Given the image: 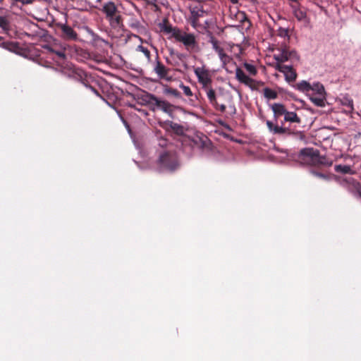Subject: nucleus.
Returning <instances> with one entry per match:
<instances>
[{"label": "nucleus", "instance_id": "7", "mask_svg": "<svg viewBox=\"0 0 361 361\" xmlns=\"http://www.w3.org/2000/svg\"><path fill=\"white\" fill-rule=\"evenodd\" d=\"M190 16L188 21L190 25L195 30H206L209 25V22L205 21L204 25L200 23V19L203 18L206 14V11L203 10L202 7L195 6L190 9Z\"/></svg>", "mask_w": 361, "mask_h": 361}, {"label": "nucleus", "instance_id": "40", "mask_svg": "<svg viewBox=\"0 0 361 361\" xmlns=\"http://www.w3.org/2000/svg\"><path fill=\"white\" fill-rule=\"evenodd\" d=\"M233 4H237L238 3V0H229Z\"/></svg>", "mask_w": 361, "mask_h": 361}, {"label": "nucleus", "instance_id": "26", "mask_svg": "<svg viewBox=\"0 0 361 361\" xmlns=\"http://www.w3.org/2000/svg\"><path fill=\"white\" fill-rule=\"evenodd\" d=\"M310 91L313 92L312 94H325L324 85L320 82H315L312 85Z\"/></svg>", "mask_w": 361, "mask_h": 361}, {"label": "nucleus", "instance_id": "28", "mask_svg": "<svg viewBox=\"0 0 361 361\" xmlns=\"http://www.w3.org/2000/svg\"><path fill=\"white\" fill-rule=\"evenodd\" d=\"M136 51L142 52L146 57L148 62L151 61V53L150 51L147 47H145L142 45H139L136 48Z\"/></svg>", "mask_w": 361, "mask_h": 361}, {"label": "nucleus", "instance_id": "36", "mask_svg": "<svg viewBox=\"0 0 361 361\" xmlns=\"http://www.w3.org/2000/svg\"><path fill=\"white\" fill-rule=\"evenodd\" d=\"M48 49L50 52L55 53L59 58L63 59L65 58V54L63 51H54L52 48L48 47Z\"/></svg>", "mask_w": 361, "mask_h": 361}, {"label": "nucleus", "instance_id": "12", "mask_svg": "<svg viewBox=\"0 0 361 361\" xmlns=\"http://www.w3.org/2000/svg\"><path fill=\"white\" fill-rule=\"evenodd\" d=\"M54 26L60 30L59 36L66 41H77L78 39V33L66 23H54Z\"/></svg>", "mask_w": 361, "mask_h": 361}, {"label": "nucleus", "instance_id": "30", "mask_svg": "<svg viewBox=\"0 0 361 361\" xmlns=\"http://www.w3.org/2000/svg\"><path fill=\"white\" fill-rule=\"evenodd\" d=\"M264 85V82L262 81H257L254 80V82L251 84L248 85L247 87L251 88L252 90H258L259 88Z\"/></svg>", "mask_w": 361, "mask_h": 361}, {"label": "nucleus", "instance_id": "29", "mask_svg": "<svg viewBox=\"0 0 361 361\" xmlns=\"http://www.w3.org/2000/svg\"><path fill=\"white\" fill-rule=\"evenodd\" d=\"M244 68L251 75H256L257 73V70L254 65H252L248 63H245L243 64Z\"/></svg>", "mask_w": 361, "mask_h": 361}, {"label": "nucleus", "instance_id": "6", "mask_svg": "<svg viewBox=\"0 0 361 361\" xmlns=\"http://www.w3.org/2000/svg\"><path fill=\"white\" fill-rule=\"evenodd\" d=\"M63 73L69 78L80 82L85 87L89 88L92 92H94L97 96L102 97L99 92L94 87L86 83L87 75L85 72L83 71L82 69L76 67H73L64 70Z\"/></svg>", "mask_w": 361, "mask_h": 361}, {"label": "nucleus", "instance_id": "8", "mask_svg": "<svg viewBox=\"0 0 361 361\" xmlns=\"http://www.w3.org/2000/svg\"><path fill=\"white\" fill-rule=\"evenodd\" d=\"M144 101L147 102L153 110L158 109L166 113H170L172 111L173 106L171 104L165 100L158 98L154 94H146L145 96Z\"/></svg>", "mask_w": 361, "mask_h": 361}, {"label": "nucleus", "instance_id": "2", "mask_svg": "<svg viewBox=\"0 0 361 361\" xmlns=\"http://www.w3.org/2000/svg\"><path fill=\"white\" fill-rule=\"evenodd\" d=\"M301 123V118L294 111L287 110L283 121L281 125L275 124L271 121H267L266 124L269 130L274 135H291L295 134V130L290 126L291 123Z\"/></svg>", "mask_w": 361, "mask_h": 361}, {"label": "nucleus", "instance_id": "17", "mask_svg": "<svg viewBox=\"0 0 361 361\" xmlns=\"http://www.w3.org/2000/svg\"><path fill=\"white\" fill-rule=\"evenodd\" d=\"M170 68L165 66L159 60V57H157V60L154 66V71L158 75L160 79L166 80H171V76L169 75Z\"/></svg>", "mask_w": 361, "mask_h": 361}, {"label": "nucleus", "instance_id": "10", "mask_svg": "<svg viewBox=\"0 0 361 361\" xmlns=\"http://www.w3.org/2000/svg\"><path fill=\"white\" fill-rule=\"evenodd\" d=\"M208 35L209 37V42L212 44V49L218 54L223 66L231 63L233 59L225 52L224 49L221 46V42L209 31H208Z\"/></svg>", "mask_w": 361, "mask_h": 361}, {"label": "nucleus", "instance_id": "39", "mask_svg": "<svg viewBox=\"0 0 361 361\" xmlns=\"http://www.w3.org/2000/svg\"><path fill=\"white\" fill-rule=\"evenodd\" d=\"M159 145L160 146H161V147H165L167 145V140L166 139H164V138H161V139L159 140Z\"/></svg>", "mask_w": 361, "mask_h": 361}, {"label": "nucleus", "instance_id": "22", "mask_svg": "<svg viewBox=\"0 0 361 361\" xmlns=\"http://www.w3.org/2000/svg\"><path fill=\"white\" fill-rule=\"evenodd\" d=\"M166 126L167 128L171 129L173 133L178 135L184 133L183 126L177 123L169 121L166 122Z\"/></svg>", "mask_w": 361, "mask_h": 361}, {"label": "nucleus", "instance_id": "5", "mask_svg": "<svg viewBox=\"0 0 361 361\" xmlns=\"http://www.w3.org/2000/svg\"><path fill=\"white\" fill-rule=\"evenodd\" d=\"M158 164L160 170L173 172L178 166V161L175 153L164 152L159 155Z\"/></svg>", "mask_w": 361, "mask_h": 361}, {"label": "nucleus", "instance_id": "35", "mask_svg": "<svg viewBox=\"0 0 361 361\" xmlns=\"http://www.w3.org/2000/svg\"><path fill=\"white\" fill-rule=\"evenodd\" d=\"M228 114L231 116H233V115H235L236 114V109L234 105H228Z\"/></svg>", "mask_w": 361, "mask_h": 361}, {"label": "nucleus", "instance_id": "3", "mask_svg": "<svg viewBox=\"0 0 361 361\" xmlns=\"http://www.w3.org/2000/svg\"><path fill=\"white\" fill-rule=\"evenodd\" d=\"M298 159L301 161L314 166L329 167L333 164L331 159L325 155H321L318 149L310 147L302 149L298 154Z\"/></svg>", "mask_w": 361, "mask_h": 361}, {"label": "nucleus", "instance_id": "19", "mask_svg": "<svg viewBox=\"0 0 361 361\" xmlns=\"http://www.w3.org/2000/svg\"><path fill=\"white\" fill-rule=\"evenodd\" d=\"M271 108L274 113V118L276 121H277L280 116H284L287 111L285 105L281 103H274L271 105Z\"/></svg>", "mask_w": 361, "mask_h": 361}, {"label": "nucleus", "instance_id": "24", "mask_svg": "<svg viewBox=\"0 0 361 361\" xmlns=\"http://www.w3.org/2000/svg\"><path fill=\"white\" fill-rule=\"evenodd\" d=\"M294 87L303 93H308L312 88V85L306 80H302L298 82Z\"/></svg>", "mask_w": 361, "mask_h": 361}, {"label": "nucleus", "instance_id": "18", "mask_svg": "<svg viewBox=\"0 0 361 361\" xmlns=\"http://www.w3.org/2000/svg\"><path fill=\"white\" fill-rule=\"evenodd\" d=\"M171 59L166 58V63L169 65H171L174 67L179 66L178 60L181 61L185 57L184 55L181 53L175 52V51L171 49L169 51Z\"/></svg>", "mask_w": 361, "mask_h": 361}, {"label": "nucleus", "instance_id": "11", "mask_svg": "<svg viewBox=\"0 0 361 361\" xmlns=\"http://www.w3.org/2000/svg\"><path fill=\"white\" fill-rule=\"evenodd\" d=\"M277 50L279 53L274 55V59L277 61L276 63L282 64L289 60H299V56L296 51L290 49L286 45L281 46Z\"/></svg>", "mask_w": 361, "mask_h": 361}, {"label": "nucleus", "instance_id": "33", "mask_svg": "<svg viewBox=\"0 0 361 361\" xmlns=\"http://www.w3.org/2000/svg\"><path fill=\"white\" fill-rule=\"evenodd\" d=\"M0 27L4 30H8L9 24L6 18L0 16Z\"/></svg>", "mask_w": 361, "mask_h": 361}, {"label": "nucleus", "instance_id": "9", "mask_svg": "<svg viewBox=\"0 0 361 361\" xmlns=\"http://www.w3.org/2000/svg\"><path fill=\"white\" fill-rule=\"evenodd\" d=\"M339 184L357 198H361V183L353 177L339 179Z\"/></svg>", "mask_w": 361, "mask_h": 361}, {"label": "nucleus", "instance_id": "37", "mask_svg": "<svg viewBox=\"0 0 361 361\" xmlns=\"http://www.w3.org/2000/svg\"><path fill=\"white\" fill-rule=\"evenodd\" d=\"M311 173H312L314 176H317V177H319V178H324V179H325V178H327V176H326L325 174H324V173H320V172H318V171H314V170H312V171H311Z\"/></svg>", "mask_w": 361, "mask_h": 361}, {"label": "nucleus", "instance_id": "27", "mask_svg": "<svg viewBox=\"0 0 361 361\" xmlns=\"http://www.w3.org/2000/svg\"><path fill=\"white\" fill-rule=\"evenodd\" d=\"M263 92L264 97L268 99H275L278 97L277 92L269 87H265Z\"/></svg>", "mask_w": 361, "mask_h": 361}, {"label": "nucleus", "instance_id": "4", "mask_svg": "<svg viewBox=\"0 0 361 361\" xmlns=\"http://www.w3.org/2000/svg\"><path fill=\"white\" fill-rule=\"evenodd\" d=\"M102 11L105 14L106 19L109 22L112 27L118 28L122 25V18L114 2L109 1L104 4Z\"/></svg>", "mask_w": 361, "mask_h": 361}, {"label": "nucleus", "instance_id": "25", "mask_svg": "<svg viewBox=\"0 0 361 361\" xmlns=\"http://www.w3.org/2000/svg\"><path fill=\"white\" fill-rule=\"evenodd\" d=\"M334 170L337 173H341L343 174H355V171L352 169L351 166L348 165H336L334 166Z\"/></svg>", "mask_w": 361, "mask_h": 361}, {"label": "nucleus", "instance_id": "23", "mask_svg": "<svg viewBox=\"0 0 361 361\" xmlns=\"http://www.w3.org/2000/svg\"><path fill=\"white\" fill-rule=\"evenodd\" d=\"M310 99L317 106H324L326 100L325 94H312Z\"/></svg>", "mask_w": 361, "mask_h": 361}, {"label": "nucleus", "instance_id": "32", "mask_svg": "<svg viewBox=\"0 0 361 361\" xmlns=\"http://www.w3.org/2000/svg\"><path fill=\"white\" fill-rule=\"evenodd\" d=\"M180 87L183 90L184 94L186 96H188V97L192 96V94H193L189 86H186V85H183V83H181L180 85Z\"/></svg>", "mask_w": 361, "mask_h": 361}, {"label": "nucleus", "instance_id": "34", "mask_svg": "<svg viewBox=\"0 0 361 361\" xmlns=\"http://www.w3.org/2000/svg\"><path fill=\"white\" fill-rule=\"evenodd\" d=\"M277 34L281 37H286L288 36V30L283 27H279L277 30Z\"/></svg>", "mask_w": 361, "mask_h": 361}, {"label": "nucleus", "instance_id": "21", "mask_svg": "<svg viewBox=\"0 0 361 361\" xmlns=\"http://www.w3.org/2000/svg\"><path fill=\"white\" fill-rule=\"evenodd\" d=\"M293 15L299 21H304L307 19V13L304 8L299 6L291 5Z\"/></svg>", "mask_w": 361, "mask_h": 361}, {"label": "nucleus", "instance_id": "41", "mask_svg": "<svg viewBox=\"0 0 361 361\" xmlns=\"http://www.w3.org/2000/svg\"><path fill=\"white\" fill-rule=\"evenodd\" d=\"M4 0H0V5L3 4Z\"/></svg>", "mask_w": 361, "mask_h": 361}, {"label": "nucleus", "instance_id": "38", "mask_svg": "<svg viewBox=\"0 0 361 361\" xmlns=\"http://www.w3.org/2000/svg\"><path fill=\"white\" fill-rule=\"evenodd\" d=\"M35 0H18V2L21 3L23 5L32 4Z\"/></svg>", "mask_w": 361, "mask_h": 361}, {"label": "nucleus", "instance_id": "20", "mask_svg": "<svg viewBox=\"0 0 361 361\" xmlns=\"http://www.w3.org/2000/svg\"><path fill=\"white\" fill-rule=\"evenodd\" d=\"M235 78L240 82L246 86L254 82V79L247 76L240 68L235 69Z\"/></svg>", "mask_w": 361, "mask_h": 361}, {"label": "nucleus", "instance_id": "15", "mask_svg": "<svg viewBox=\"0 0 361 361\" xmlns=\"http://www.w3.org/2000/svg\"><path fill=\"white\" fill-rule=\"evenodd\" d=\"M206 94L209 103L216 110L221 113L226 111V106L224 104H219L217 102L216 94L212 87H207L203 90Z\"/></svg>", "mask_w": 361, "mask_h": 361}, {"label": "nucleus", "instance_id": "1", "mask_svg": "<svg viewBox=\"0 0 361 361\" xmlns=\"http://www.w3.org/2000/svg\"><path fill=\"white\" fill-rule=\"evenodd\" d=\"M159 27L164 33L171 35L169 39L174 38L176 42L182 43L188 51H195L198 47L197 37L194 33L172 26L168 20H164Z\"/></svg>", "mask_w": 361, "mask_h": 361}, {"label": "nucleus", "instance_id": "14", "mask_svg": "<svg viewBox=\"0 0 361 361\" xmlns=\"http://www.w3.org/2000/svg\"><path fill=\"white\" fill-rule=\"evenodd\" d=\"M189 144L193 149H198L202 151L210 150L212 145L211 141L205 135L195 136L191 140H190Z\"/></svg>", "mask_w": 361, "mask_h": 361}, {"label": "nucleus", "instance_id": "31", "mask_svg": "<svg viewBox=\"0 0 361 361\" xmlns=\"http://www.w3.org/2000/svg\"><path fill=\"white\" fill-rule=\"evenodd\" d=\"M166 92L176 98H181V93L176 89L169 87L166 89Z\"/></svg>", "mask_w": 361, "mask_h": 361}, {"label": "nucleus", "instance_id": "42", "mask_svg": "<svg viewBox=\"0 0 361 361\" xmlns=\"http://www.w3.org/2000/svg\"><path fill=\"white\" fill-rule=\"evenodd\" d=\"M96 2H101L102 0H94Z\"/></svg>", "mask_w": 361, "mask_h": 361}, {"label": "nucleus", "instance_id": "13", "mask_svg": "<svg viewBox=\"0 0 361 361\" xmlns=\"http://www.w3.org/2000/svg\"><path fill=\"white\" fill-rule=\"evenodd\" d=\"M194 73L197 78L198 82L202 85V89H206L212 86V78L210 71L204 67H197Z\"/></svg>", "mask_w": 361, "mask_h": 361}, {"label": "nucleus", "instance_id": "16", "mask_svg": "<svg viewBox=\"0 0 361 361\" xmlns=\"http://www.w3.org/2000/svg\"><path fill=\"white\" fill-rule=\"evenodd\" d=\"M274 68L276 71L284 74L286 80L288 82H294L297 78V73L292 66L276 63Z\"/></svg>", "mask_w": 361, "mask_h": 361}]
</instances>
